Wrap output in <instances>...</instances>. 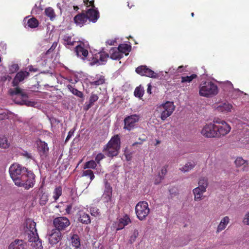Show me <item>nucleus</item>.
I'll use <instances>...</instances> for the list:
<instances>
[{
  "mask_svg": "<svg viewBox=\"0 0 249 249\" xmlns=\"http://www.w3.org/2000/svg\"><path fill=\"white\" fill-rule=\"evenodd\" d=\"M120 149V139L118 135L112 137L104 150L107 153L108 157H113L118 155Z\"/></svg>",
  "mask_w": 249,
  "mask_h": 249,
  "instance_id": "nucleus-3",
  "label": "nucleus"
},
{
  "mask_svg": "<svg viewBox=\"0 0 249 249\" xmlns=\"http://www.w3.org/2000/svg\"><path fill=\"white\" fill-rule=\"evenodd\" d=\"M35 236L30 237L29 241L31 243V246L34 249H43L41 241L39 240L38 234Z\"/></svg>",
  "mask_w": 249,
  "mask_h": 249,
  "instance_id": "nucleus-20",
  "label": "nucleus"
},
{
  "mask_svg": "<svg viewBox=\"0 0 249 249\" xmlns=\"http://www.w3.org/2000/svg\"><path fill=\"white\" fill-rule=\"evenodd\" d=\"M224 90L227 91H230L233 89L232 83L230 81L226 82L223 85Z\"/></svg>",
  "mask_w": 249,
  "mask_h": 249,
  "instance_id": "nucleus-46",
  "label": "nucleus"
},
{
  "mask_svg": "<svg viewBox=\"0 0 249 249\" xmlns=\"http://www.w3.org/2000/svg\"><path fill=\"white\" fill-rule=\"evenodd\" d=\"M8 249H26V244L22 240H16L9 245Z\"/></svg>",
  "mask_w": 249,
  "mask_h": 249,
  "instance_id": "nucleus-22",
  "label": "nucleus"
},
{
  "mask_svg": "<svg viewBox=\"0 0 249 249\" xmlns=\"http://www.w3.org/2000/svg\"><path fill=\"white\" fill-rule=\"evenodd\" d=\"M161 108L162 110L161 112L160 118L162 121H164L172 115L175 110V106L173 102L167 101L161 105Z\"/></svg>",
  "mask_w": 249,
  "mask_h": 249,
  "instance_id": "nucleus-9",
  "label": "nucleus"
},
{
  "mask_svg": "<svg viewBox=\"0 0 249 249\" xmlns=\"http://www.w3.org/2000/svg\"><path fill=\"white\" fill-rule=\"evenodd\" d=\"M213 123L217 124L215 128L217 137L227 135L231 130V126L224 121L217 119L213 121Z\"/></svg>",
  "mask_w": 249,
  "mask_h": 249,
  "instance_id": "nucleus-6",
  "label": "nucleus"
},
{
  "mask_svg": "<svg viewBox=\"0 0 249 249\" xmlns=\"http://www.w3.org/2000/svg\"><path fill=\"white\" fill-rule=\"evenodd\" d=\"M54 195L53 196V197L54 199V200H56L58 199V198L59 197V196L62 194V188L61 187H56L54 192H53Z\"/></svg>",
  "mask_w": 249,
  "mask_h": 249,
  "instance_id": "nucleus-43",
  "label": "nucleus"
},
{
  "mask_svg": "<svg viewBox=\"0 0 249 249\" xmlns=\"http://www.w3.org/2000/svg\"><path fill=\"white\" fill-rule=\"evenodd\" d=\"M73 132H71V131H70L69 133H68V135L66 139V141H67L69 140V139L71 137V136L73 135Z\"/></svg>",
  "mask_w": 249,
  "mask_h": 249,
  "instance_id": "nucleus-61",
  "label": "nucleus"
},
{
  "mask_svg": "<svg viewBox=\"0 0 249 249\" xmlns=\"http://www.w3.org/2000/svg\"><path fill=\"white\" fill-rule=\"evenodd\" d=\"M48 197L47 194L45 193L42 194L39 199V204L41 205H44L46 204L48 200Z\"/></svg>",
  "mask_w": 249,
  "mask_h": 249,
  "instance_id": "nucleus-47",
  "label": "nucleus"
},
{
  "mask_svg": "<svg viewBox=\"0 0 249 249\" xmlns=\"http://www.w3.org/2000/svg\"><path fill=\"white\" fill-rule=\"evenodd\" d=\"M71 209V205H68L66 209V212L68 213H70Z\"/></svg>",
  "mask_w": 249,
  "mask_h": 249,
  "instance_id": "nucleus-62",
  "label": "nucleus"
},
{
  "mask_svg": "<svg viewBox=\"0 0 249 249\" xmlns=\"http://www.w3.org/2000/svg\"><path fill=\"white\" fill-rule=\"evenodd\" d=\"M21 155L28 159H32L33 156L31 153H28L26 151H23L21 153Z\"/></svg>",
  "mask_w": 249,
  "mask_h": 249,
  "instance_id": "nucleus-52",
  "label": "nucleus"
},
{
  "mask_svg": "<svg viewBox=\"0 0 249 249\" xmlns=\"http://www.w3.org/2000/svg\"><path fill=\"white\" fill-rule=\"evenodd\" d=\"M9 93L11 95H19L23 98L27 97L26 93L23 91V89L18 87L14 89H10L9 90Z\"/></svg>",
  "mask_w": 249,
  "mask_h": 249,
  "instance_id": "nucleus-30",
  "label": "nucleus"
},
{
  "mask_svg": "<svg viewBox=\"0 0 249 249\" xmlns=\"http://www.w3.org/2000/svg\"><path fill=\"white\" fill-rule=\"evenodd\" d=\"M133 152L126 148L124 151V155L127 161H130L132 159Z\"/></svg>",
  "mask_w": 249,
  "mask_h": 249,
  "instance_id": "nucleus-48",
  "label": "nucleus"
},
{
  "mask_svg": "<svg viewBox=\"0 0 249 249\" xmlns=\"http://www.w3.org/2000/svg\"><path fill=\"white\" fill-rule=\"evenodd\" d=\"M195 165V163L193 161L188 162L182 168H180V170L183 172H189L191 169H192Z\"/></svg>",
  "mask_w": 249,
  "mask_h": 249,
  "instance_id": "nucleus-31",
  "label": "nucleus"
},
{
  "mask_svg": "<svg viewBox=\"0 0 249 249\" xmlns=\"http://www.w3.org/2000/svg\"><path fill=\"white\" fill-rule=\"evenodd\" d=\"M6 50V45L4 42H0V53H5Z\"/></svg>",
  "mask_w": 249,
  "mask_h": 249,
  "instance_id": "nucleus-54",
  "label": "nucleus"
},
{
  "mask_svg": "<svg viewBox=\"0 0 249 249\" xmlns=\"http://www.w3.org/2000/svg\"><path fill=\"white\" fill-rule=\"evenodd\" d=\"M41 10V9L39 7L37 6L36 4H35L34 7L32 10L31 13L34 15L37 14Z\"/></svg>",
  "mask_w": 249,
  "mask_h": 249,
  "instance_id": "nucleus-53",
  "label": "nucleus"
},
{
  "mask_svg": "<svg viewBox=\"0 0 249 249\" xmlns=\"http://www.w3.org/2000/svg\"><path fill=\"white\" fill-rule=\"evenodd\" d=\"M7 118H8V116L6 113H0V120H2Z\"/></svg>",
  "mask_w": 249,
  "mask_h": 249,
  "instance_id": "nucleus-58",
  "label": "nucleus"
},
{
  "mask_svg": "<svg viewBox=\"0 0 249 249\" xmlns=\"http://www.w3.org/2000/svg\"><path fill=\"white\" fill-rule=\"evenodd\" d=\"M108 57L109 54L108 53L103 51H100L97 53L92 54V56L89 59V64L91 66L104 65Z\"/></svg>",
  "mask_w": 249,
  "mask_h": 249,
  "instance_id": "nucleus-4",
  "label": "nucleus"
},
{
  "mask_svg": "<svg viewBox=\"0 0 249 249\" xmlns=\"http://www.w3.org/2000/svg\"><path fill=\"white\" fill-rule=\"evenodd\" d=\"M105 156L104 154H103L102 153H98L96 158H95V160L97 162V163H99L100 161L102 160L104 158H105Z\"/></svg>",
  "mask_w": 249,
  "mask_h": 249,
  "instance_id": "nucleus-55",
  "label": "nucleus"
},
{
  "mask_svg": "<svg viewBox=\"0 0 249 249\" xmlns=\"http://www.w3.org/2000/svg\"><path fill=\"white\" fill-rule=\"evenodd\" d=\"M44 12L45 15L49 17L51 20H53L55 17L54 10L51 7L46 8Z\"/></svg>",
  "mask_w": 249,
  "mask_h": 249,
  "instance_id": "nucleus-34",
  "label": "nucleus"
},
{
  "mask_svg": "<svg viewBox=\"0 0 249 249\" xmlns=\"http://www.w3.org/2000/svg\"><path fill=\"white\" fill-rule=\"evenodd\" d=\"M197 77V75L196 74H192L190 76H182L181 77V82L182 83H190L194 79Z\"/></svg>",
  "mask_w": 249,
  "mask_h": 249,
  "instance_id": "nucleus-40",
  "label": "nucleus"
},
{
  "mask_svg": "<svg viewBox=\"0 0 249 249\" xmlns=\"http://www.w3.org/2000/svg\"><path fill=\"white\" fill-rule=\"evenodd\" d=\"M135 71L137 73L141 76H144L153 78H159L158 74L155 72L145 65H141L139 66L136 69Z\"/></svg>",
  "mask_w": 249,
  "mask_h": 249,
  "instance_id": "nucleus-11",
  "label": "nucleus"
},
{
  "mask_svg": "<svg viewBox=\"0 0 249 249\" xmlns=\"http://www.w3.org/2000/svg\"><path fill=\"white\" fill-rule=\"evenodd\" d=\"M105 189L104 193L102 196V199L106 203L111 202L112 197V187L109 183L107 182L106 179L105 180Z\"/></svg>",
  "mask_w": 249,
  "mask_h": 249,
  "instance_id": "nucleus-15",
  "label": "nucleus"
},
{
  "mask_svg": "<svg viewBox=\"0 0 249 249\" xmlns=\"http://www.w3.org/2000/svg\"><path fill=\"white\" fill-rule=\"evenodd\" d=\"M139 120V116L136 114L127 116L124 120V129L129 131L133 129Z\"/></svg>",
  "mask_w": 249,
  "mask_h": 249,
  "instance_id": "nucleus-13",
  "label": "nucleus"
},
{
  "mask_svg": "<svg viewBox=\"0 0 249 249\" xmlns=\"http://www.w3.org/2000/svg\"><path fill=\"white\" fill-rule=\"evenodd\" d=\"M97 166L96 162L94 160H90L87 162L84 165V169L95 168Z\"/></svg>",
  "mask_w": 249,
  "mask_h": 249,
  "instance_id": "nucleus-44",
  "label": "nucleus"
},
{
  "mask_svg": "<svg viewBox=\"0 0 249 249\" xmlns=\"http://www.w3.org/2000/svg\"><path fill=\"white\" fill-rule=\"evenodd\" d=\"M135 212L138 218L140 220H145L150 212L148 203L145 201L139 202L136 205Z\"/></svg>",
  "mask_w": 249,
  "mask_h": 249,
  "instance_id": "nucleus-5",
  "label": "nucleus"
},
{
  "mask_svg": "<svg viewBox=\"0 0 249 249\" xmlns=\"http://www.w3.org/2000/svg\"><path fill=\"white\" fill-rule=\"evenodd\" d=\"M68 89L70 90V91L74 95L77 96L78 97H83V93L80 91L78 90V89H75L71 85H68L67 86Z\"/></svg>",
  "mask_w": 249,
  "mask_h": 249,
  "instance_id": "nucleus-39",
  "label": "nucleus"
},
{
  "mask_svg": "<svg viewBox=\"0 0 249 249\" xmlns=\"http://www.w3.org/2000/svg\"><path fill=\"white\" fill-rule=\"evenodd\" d=\"M117 48L122 54L131 51V46L126 44H120Z\"/></svg>",
  "mask_w": 249,
  "mask_h": 249,
  "instance_id": "nucleus-36",
  "label": "nucleus"
},
{
  "mask_svg": "<svg viewBox=\"0 0 249 249\" xmlns=\"http://www.w3.org/2000/svg\"><path fill=\"white\" fill-rule=\"evenodd\" d=\"M178 72H181L184 71V67L183 66H181L178 67L177 70Z\"/></svg>",
  "mask_w": 249,
  "mask_h": 249,
  "instance_id": "nucleus-64",
  "label": "nucleus"
},
{
  "mask_svg": "<svg viewBox=\"0 0 249 249\" xmlns=\"http://www.w3.org/2000/svg\"><path fill=\"white\" fill-rule=\"evenodd\" d=\"M84 2H85L86 4H88V2L90 4L91 6V8H95L94 5V0H84Z\"/></svg>",
  "mask_w": 249,
  "mask_h": 249,
  "instance_id": "nucleus-57",
  "label": "nucleus"
},
{
  "mask_svg": "<svg viewBox=\"0 0 249 249\" xmlns=\"http://www.w3.org/2000/svg\"><path fill=\"white\" fill-rule=\"evenodd\" d=\"M232 108V106L228 103H222L217 107L218 111L223 112H231Z\"/></svg>",
  "mask_w": 249,
  "mask_h": 249,
  "instance_id": "nucleus-28",
  "label": "nucleus"
},
{
  "mask_svg": "<svg viewBox=\"0 0 249 249\" xmlns=\"http://www.w3.org/2000/svg\"><path fill=\"white\" fill-rule=\"evenodd\" d=\"M19 69L18 64H14L11 65L9 67V71L11 73L16 72Z\"/></svg>",
  "mask_w": 249,
  "mask_h": 249,
  "instance_id": "nucleus-51",
  "label": "nucleus"
},
{
  "mask_svg": "<svg viewBox=\"0 0 249 249\" xmlns=\"http://www.w3.org/2000/svg\"><path fill=\"white\" fill-rule=\"evenodd\" d=\"M38 150L41 156L46 155L48 151L49 147L48 144L45 142L40 141L37 143Z\"/></svg>",
  "mask_w": 249,
  "mask_h": 249,
  "instance_id": "nucleus-24",
  "label": "nucleus"
},
{
  "mask_svg": "<svg viewBox=\"0 0 249 249\" xmlns=\"http://www.w3.org/2000/svg\"><path fill=\"white\" fill-rule=\"evenodd\" d=\"M208 185V179L206 178L201 177L198 181V186L197 187H200L201 189H203V191H206V188H207Z\"/></svg>",
  "mask_w": 249,
  "mask_h": 249,
  "instance_id": "nucleus-32",
  "label": "nucleus"
},
{
  "mask_svg": "<svg viewBox=\"0 0 249 249\" xmlns=\"http://www.w3.org/2000/svg\"><path fill=\"white\" fill-rule=\"evenodd\" d=\"M82 176H88L90 178V181H91L94 178V175L93 172L91 170H87L83 171Z\"/></svg>",
  "mask_w": 249,
  "mask_h": 249,
  "instance_id": "nucleus-45",
  "label": "nucleus"
},
{
  "mask_svg": "<svg viewBox=\"0 0 249 249\" xmlns=\"http://www.w3.org/2000/svg\"><path fill=\"white\" fill-rule=\"evenodd\" d=\"M131 222V220L128 215L127 214L124 215L123 217L120 218L118 221V227L117 230H120L123 229L124 226L127 225Z\"/></svg>",
  "mask_w": 249,
  "mask_h": 249,
  "instance_id": "nucleus-23",
  "label": "nucleus"
},
{
  "mask_svg": "<svg viewBox=\"0 0 249 249\" xmlns=\"http://www.w3.org/2000/svg\"><path fill=\"white\" fill-rule=\"evenodd\" d=\"M70 221L66 217L59 216L55 218L53 220V225L54 229L60 231H64L70 225Z\"/></svg>",
  "mask_w": 249,
  "mask_h": 249,
  "instance_id": "nucleus-7",
  "label": "nucleus"
},
{
  "mask_svg": "<svg viewBox=\"0 0 249 249\" xmlns=\"http://www.w3.org/2000/svg\"><path fill=\"white\" fill-rule=\"evenodd\" d=\"M9 144L8 143L7 140L5 137L0 138V147L3 148L8 147Z\"/></svg>",
  "mask_w": 249,
  "mask_h": 249,
  "instance_id": "nucleus-49",
  "label": "nucleus"
},
{
  "mask_svg": "<svg viewBox=\"0 0 249 249\" xmlns=\"http://www.w3.org/2000/svg\"><path fill=\"white\" fill-rule=\"evenodd\" d=\"M98 96L97 94L92 93L89 98V104L87 106L88 109L91 107L93 105L94 102L98 100Z\"/></svg>",
  "mask_w": 249,
  "mask_h": 249,
  "instance_id": "nucleus-41",
  "label": "nucleus"
},
{
  "mask_svg": "<svg viewBox=\"0 0 249 249\" xmlns=\"http://www.w3.org/2000/svg\"><path fill=\"white\" fill-rule=\"evenodd\" d=\"M144 92V90L143 88L140 86L135 89L134 92V94L135 97L141 98L143 96Z\"/></svg>",
  "mask_w": 249,
  "mask_h": 249,
  "instance_id": "nucleus-38",
  "label": "nucleus"
},
{
  "mask_svg": "<svg viewBox=\"0 0 249 249\" xmlns=\"http://www.w3.org/2000/svg\"><path fill=\"white\" fill-rule=\"evenodd\" d=\"M9 172L15 184L18 187H23L26 190L32 188L35 183V175L31 171L18 164H12Z\"/></svg>",
  "mask_w": 249,
  "mask_h": 249,
  "instance_id": "nucleus-1",
  "label": "nucleus"
},
{
  "mask_svg": "<svg viewBox=\"0 0 249 249\" xmlns=\"http://www.w3.org/2000/svg\"><path fill=\"white\" fill-rule=\"evenodd\" d=\"M105 82V76L100 74L91 77L89 79V83L91 86H98L103 84Z\"/></svg>",
  "mask_w": 249,
  "mask_h": 249,
  "instance_id": "nucleus-19",
  "label": "nucleus"
},
{
  "mask_svg": "<svg viewBox=\"0 0 249 249\" xmlns=\"http://www.w3.org/2000/svg\"><path fill=\"white\" fill-rule=\"evenodd\" d=\"M110 58L113 60H119L123 56L117 48H112L109 51Z\"/></svg>",
  "mask_w": 249,
  "mask_h": 249,
  "instance_id": "nucleus-25",
  "label": "nucleus"
},
{
  "mask_svg": "<svg viewBox=\"0 0 249 249\" xmlns=\"http://www.w3.org/2000/svg\"><path fill=\"white\" fill-rule=\"evenodd\" d=\"M243 222L249 225V212L245 215L243 219Z\"/></svg>",
  "mask_w": 249,
  "mask_h": 249,
  "instance_id": "nucleus-56",
  "label": "nucleus"
},
{
  "mask_svg": "<svg viewBox=\"0 0 249 249\" xmlns=\"http://www.w3.org/2000/svg\"><path fill=\"white\" fill-rule=\"evenodd\" d=\"M167 173V169L165 167H163L161 168L160 173H159V177L160 178V181L161 179L163 178L164 176ZM160 181H157L156 180L155 184H158L159 183Z\"/></svg>",
  "mask_w": 249,
  "mask_h": 249,
  "instance_id": "nucleus-50",
  "label": "nucleus"
},
{
  "mask_svg": "<svg viewBox=\"0 0 249 249\" xmlns=\"http://www.w3.org/2000/svg\"><path fill=\"white\" fill-rule=\"evenodd\" d=\"M29 75V72L26 71H20L18 72L13 79L12 85L14 87H17L18 84L26 79Z\"/></svg>",
  "mask_w": 249,
  "mask_h": 249,
  "instance_id": "nucleus-14",
  "label": "nucleus"
},
{
  "mask_svg": "<svg viewBox=\"0 0 249 249\" xmlns=\"http://www.w3.org/2000/svg\"><path fill=\"white\" fill-rule=\"evenodd\" d=\"M218 93L216 85L212 82H205L199 85V94L201 96L211 97Z\"/></svg>",
  "mask_w": 249,
  "mask_h": 249,
  "instance_id": "nucleus-2",
  "label": "nucleus"
},
{
  "mask_svg": "<svg viewBox=\"0 0 249 249\" xmlns=\"http://www.w3.org/2000/svg\"><path fill=\"white\" fill-rule=\"evenodd\" d=\"M71 242L75 249L78 248L80 246V239L77 234H74L71 237Z\"/></svg>",
  "mask_w": 249,
  "mask_h": 249,
  "instance_id": "nucleus-33",
  "label": "nucleus"
},
{
  "mask_svg": "<svg viewBox=\"0 0 249 249\" xmlns=\"http://www.w3.org/2000/svg\"><path fill=\"white\" fill-rule=\"evenodd\" d=\"M89 48V45L88 42H80L78 45H75L74 52L78 57L85 60L89 54L88 51Z\"/></svg>",
  "mask_w": 249,
  "mask_h": 249,
  "instance_id": "nucleus-8",
  "label": "nucleus"
},
{
  "mask_svg": "<svg viewBox=\"0 0 249 249\" xmlns=\"http://www.w3.org/2000/svg\"><path fill=\"white\" fill-rule=\"evenodd\" d=\"M28 27L31 28H35L38 26V21L35 18H32L28 20L27 24Z\"/></svg>",
  "mask_w": 249,
  "mask_h": 249,
  "instance_id": "nucleus-35",
  "label": "nucleus"
},
{
  "mask_svg": "<svg viewBox=\"0 0 249 249\" xmlns=\"http://www.w3.org/2000/svg\"><path fill=\"white\" fill-rule=\"evenodd\" d=\"M90 213L91 215L95 217H99L101 215L100 210L97 207H92L90 209Z\"/></svg>",
  "mask_w": 249,
  "mask_h": 249,
  "instance_id": "nucleus-42",
  "label": "nucleus"
},
{
  "mask_svg": "<svg viewBox=\"0 0 249 249\" xmlns=\"http://www.w3.org/2000/svg\"><path fill=\"white\" fill-rule=\"evenodd\" d=\"M235 163L237 166H243L242 169L243 170H245L246 167L247 165V163L246 160H243L242 158L239 157L237 158L235 160Z\"/></svg>",
  "mask_w": 249,
  "mask_h": 249,
  "instance_id": "nucleus-37",
  "label": "nucleus"
},
{
  "mask_svg": "<svg viewBox=\"0 0 249 249\" xmlns=\"http://www.w3.org/2000/svg\"><path fill=\"white\" fill-rule=\"evenodd\" d=\"M86 16L88 18V20L94 23L99 18V12L95 8H91L87 10Z\"/></svg>",
  "mask_w": 249,
  "mask_h": 249,
  "instance_id": "nucleus-17",
  "label": "nucleus"
},
{
  "mask_svg": "<svg viewBox=\"0 0 249 249\" xmlns=\"http://www.w3.org/2000/svg\"><path fill=\"white\" fill-rule=\"evenodd\" d=\"M88 18L84 13L77 15L74 18V23L80 27H82L87 21Z\"/></svg>",
  "mask_w": 249,
  "mask_h": 249,
  "instance_id": "nucleus-21",
  "label": "nucleus"
},
{
  "mask_svg": "<svg viewBox=\"0 0 249 249\" xmlns=\"http://www.w3.org/2000/svg\"><path fill=\"white\" fill-rule=\"evenodd\" d=\"M26 227L28 230V238L35 236V234H38L36 229V223L31 219H28L26 221Z\"/></svg>",
  "mask_w": 249,
  "mask_h": 249,
  "instance_id": "nucleus-16",
  "label": "nucleus"
},
{
  "mask_svg": "<svg viewBox=\"0 0 249 249\" xmlns=\"http://www.w3.org/2000/svg\"><path fill=\"white\" fill-rule=\"evenodd\" d=\"M49 243L54 245L58 243L62 239V234L61 231L55 229L52 230L48 234Z\"/></svg>",
  "mask_w": 249,
  "mask_h": 249,
  "instance_id": "nucleus-12",
  "label": "nucleus"
},
{
  "mask_svg": "<svg viewBox=\"0 0 249 249\" xmlns=\"http://www.w3.org/2000/svg\"><path fill=\"white\" fill-rule=\"evenodd\" d=\"M216 124L215 123H210L206 124L202 128L201 133L206 138H214L217 137L216 130Z\"/></svg>",
  "mask_w": 249,
  "mask_h": 249,
  "instance_id": "nucleus-10",
  "label": "nucleus"
},
{
  "mask_svg": "<svg viewBox=\"0 0 249 249\" xmlns=\"http://www.w3.org/2000/svg\"><path fill=\"white\" fill-rule=\"evenodd\" d=\"M206 191H203V189L200 187H196L193 189V192L194 195V199L196 201L200 200L202 199V196L204 193Z\"/></svg>",
  "mask_w": 249,
  "mask_h": 249,
  "instance_id": "nucleus-27",
  "label": "nucleus"
},
{
  "mask_svg": "<svg viewBox=\"0 0 249 249\" xmlns=\"http://www.w3.org/2000/svg\"><path fill=\"white\" fill-rule=\"evenodd\" d=\"M115 42V40L112 39V40H108L106 41V43L109 45H113L114 44V43Z\"/></svg>",
  "mask_w": 249,
  "mask_h": 249,
  "instance_id": "nucleus-59",
  "label": "nucleus"
},
{
  "mask_svg": "<svg viewBox=\"0 0 249 249\" xmlns=\"http://www.w3.org/2000/svg\"><path fill=\"white\" fill-rule=\"evenodd\" d=\"M151 89H152L151 86L150 85V84H148V88L147 89V92L149 94H151Z\"/></svg>",
  "mask_w": 249,
  "mask_h": 249,
  "instance_id": "nucleus-63",
  "label": "nucleus"
},
{
  "mask_svg": "<svg viewBox=\"0 0 249 249\" xmlns=\"http://www.w3.org/2000/svg\"><path fill=\"white\" fill-rule=\"evenodd\" d=\"M230 221V219L228 216H225L223 218L219 224L218 225L217 229V232H219L220 231L224 230L227 225L228 224Z\"/></svg>",
  "mask_w": 249,
  "mask_h": 249,
  "instance_id": "nucleus-29",
  "label": "nucleus"
},
{
  "mask_svg": "<svg viewBox=\"0 0 249 249\" xmlns=\"http://www.w3.org/2000/svg\"><path fill=\"white\" fill-rule=\"evenodd\" d=\"M138 235V232L137 231H135L133 235L131 237V238H133V240H135V239L136 238L137 236Z\"/></svg>",
  "mask_w": 249,
  "mask_h": 249,
  "instance_id": "nucleus-60",
  "label": "nucleus"
},
{
  "mask_svg": "<svg viewBox=\"0 0 249 249\" xmlns=\"http://www.w3.org/2000/svg\"><path fill=\"white\" fill-rule=\"evenodd\" d=\"M63 44L68 49H71L75 46L77 41L73 37V36L67 34L63 37Z\"/></svg>",
  "mask_w": 249,
  "mask_h": 249,
  "instance_id": "nucleus-18",
  "label": "nucleus"
},
{
  "mask_svg": "<svg viewBox=\"0 0 249 249\" xmlns=\"http://www.w3.org/2000/svg\"><path fill=\"white\" fill-rule=\"evenodd\" d=\"M78 221L84 224H88L91 221L89 215L84 212H79L78 213Z\"/></svg>",
  "mask_w": 249,
  "mask_h": 249,
  "instance_id": "nucleus-26",
  "label": "nucleus"
}]
</instances>
